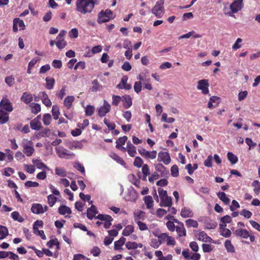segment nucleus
Here are the masks:
<instances>
[{
    "mask_svg": "<svg viewBox=\"0 0 260 260\" xmlns=\"http://www.w3.org/2000/svg\"><path fill=\"white\" fill-rule=\"evenodd\" d=\"M94 6L93 0H77L76 2V11L82 14L91 13Z\"/></svg>",
    "mask_w": 260,
    "mask_h": 260,
    "instance_id": "obj_1",
    "label": "nucleus"
},
{
    "mask_svg": "<svg viewBox=\"0 0 260 260\" xmlns=\"http://www.w3.org/2000/svg\"><path fill=\"white\" fill-rule=\"evenodd\" d=\"M155 169L156 171L149 177V181L153 183L154 180H157L160 177H167L169 174V172L162 164H155Z\"/></svg>",
    "mask_w": 260,
    "mask_h": 260,
    "instance_id": "obj_2",
    "label": "nucleus"
},
{
    "mask_svg": "<svg viewBox=\"0 0 260 260\" xmlns=\"http://www.w3.org/2000/svg\"><path fill=\"white\" fill-rule=\"evenodd\" d=\"M243 5V0H234L230 6L231 11L227 12L225 11L224 13L229 16H233L234 14L236 13L242 9Z\"/></svg>",
    "mask_w": 260,
    "mask_h": 260,
    "instance_id": "obj_3",
    "label": "nucleus"
},
{
    "mask_svg": "<svg viewBox=\"0 0 260 260\" xmlns=\"http://www.w3.org/2000/svg\"><path fill=\"white\" fill-rule=\"evenodd\" d=\"M164 0L157 1L151 10L152 13L157 17L161 18L165 13Z\"/></svg>",
    "mask_w": 260,
    "mask_h": 260,
    "instance_id": "obj_4",
    "label": "nucleus"
},
{
    "mask_svg": "<svg viewBox=\"0 0 260 260\" xmlns=\"http://www.w3.org/2000/svg\"><path fill=\"white\" fill-rule=\"evenodd\" d=\"M95 218L100 219L101 221H104V226L105 229H107L110 228L112 224L111 222L113 221L112 217L109 215L100 214L96 216Z\"/></svg>",
    "mask_w": 260,
    "mask_h": 260,
    "instance_id": "obj_5",
    "label": "nucleus"
},
{
    "mask_svg": "<svg viewBox=\"0 0 260 260\" xmlns=\"http://www.w3.org/2000/svg\"><path fill=\"white\" fill-rule=\"evenodd\" d=\"M209 83L208 80L202 79L198 82L197 89L201 90L202 93L204 94H207L209 93Z\"/></svg>",
    "mask_w": 260,
    "mask_h": 260,
    "instance_id": "obj_6",
    "label": "nucleus"
},
{
    "mask_svg": "<svg viewBox=\"0 0 260 260\" xmlns=\"http://www.w3.org/2000/svg\"><path fill=\"white\" fill-rule=\"evenodd\" d=\"M27 144H32V142L27 140L24 139L22 141V146L23 147V153L27 156H30L34 152V148L32 146L27 145Z\"/></svg>",
    "mask_w": 260,
    "mask_h": 260,
    "instance_id": "obj_7",
    "label": "nucleus"
},
{
    "mask_svg": "<svg viewBox=\"0 0 260 260\" xmlns=\"http://www.w3.org/2000/svg\"><path fill=\"white\" fill-rule=\"evenodd\" d=\"M110 109L111 105L107 101L104 100L103 105L101 106L98 110V114L99 116L104 117L110 111Z\"/></svg>",
    "mask_w": 260,
    "mask_h": 260,
    "instance_id": "obj_8",
    "label": "nucleus"
},
{
    "mask_svg": "<svg viewBox=\"0 0 260 260\" xmlns=\"http://www.w3.org/2000/svg\"><path fill=\"white\" fill-rule=\"evenodd\" d=\"M138 198V193L133 187H130L128 188L127 193L124 199L127 201L135 202Z\"/></svg>",
    "mask_w": 260,
    "mask_h": 260,
    "instance_id": "obj_9",
    "label": "nucleus"
},
{
    "mask_svg": "<svg viewBox=\"0 0 260 260\" xmlns=\"http://www.w3.org/2000/svg\"><path fill=\"white\" fill-rule=\"evenodd\" d=\"M86 142L85 140H83L82 141H69L67 143V147L72 150L74 149H81L83 148L82 142Z\"/></svg>",
    "mask_w": 260,
    "mask_h": 260,
    "instance_id": "obj_10",
    "label": "nucleus"
},
{
    "mask_svg": "<svg viewBox=\"0 0 260 260\" xmlns=\"http://www.w3.org/2000/svg\"><path fill=\"white\" fill-rule=\"evenodd\" d=\"M0 107L2 109L8 112H12L13 110L12 103L7 98H3L0 102Z\"/></svg>",
    "mask_w": 260,
    "mask_h": 260,
    "instance_id": "obj_11",
    "label": "nucleus"
},
{
    "mask_svg": "<svg viewBox=\"0 0 260 260\" xmlns=\"http://www.w3.org/2000/svg\"><path fill=\"white\" fill-rule=\"evenodd\" d=\"M138 151L142 156L146 158L153 159L156 157L157 154L156 151H148L143 148L139 149Z\"/></svg>",
    "mask_w": 260,
    "mask_h": 260,
    "instance_id": "obj_12",
    "label": "nucleus"
},
{
    "mask_svg": "<svg viewBox=\"0 0 260 260\" xmlns=\"http://www.w3.org/2000/svg\"><path fill=\"white\" fill-rule=\"evenodd\" d=\"M182 254L184 258L186 259L191 260H199L201 257V255L198 253H191V255H190L189 249H187L182 251Z\"/></svg>",
    "mask_w": 260,
    "mask_h": 260,
    "instance_id": "obj_13",
    "label": "nucleus"
},
{
    "mask_svg": "<svg viewBox=\"0 0 260 260\" xmlns=\"http://www.w3.org/2000/svg\"><path fill=\"white\" fill-rule=\"evenodd\" d=\"M18 26L20 27V30H24L25 28L24 21L18 18H16L13 20V29L14 32L18 31Z\"/></svg>",
    "mask_w": 260,
    "mask_h": 260,
    "instance_id": "obj_14",
    "label": "nucleus"
},
{
    "mask_svg": "<svg viewBox=\"0 0 260 260\" xmlns=\"http://www.w3.org/2000/svg\"><path fill=\"white\" fill-rule=\"evenodd\" d=\"M157 160L163 162H170L171 158L169 153L167 151H161L158 153Z\"/></svg>",
    "mask_w": 260,
    "mask_h": 260,
    "instance_id": "obj_15",
    "label": "nucleus"
},
{
    "mask_svg": "<svg viewBox=\"0 0 260 260\" xmlns=\"http://www.w3.org/2000/svg\"><path fill=\"white\" fill-rule=\"evenodd\" d=\"M40 115H38L36 118L30 121V126L31 129L38 131L41 128L42 124L40 121Z\"/></svg>",
    "mask_w": 260,
    "mask_h": 260,
    "instance_id": "obj_16",
    "label": "nucleus"
},
{
    "mask_svg": "<svg viewBox=\"0 0 260 260\" xmlns=\"http://www.w3.org/2000/svg\"><path fill=\"white\" fill-rule=\"evenodd\" d=\"M134 218L136 222L144 220L145 218V213L140 210L137 209L134 211Z\"/></svg>",
    "mask_w": 260,
    "mask_h": 260,
    "instance_id": "obj_17",
    "label": "nucleus"
},
{
    "mask_svg": "<svg viewBox=\"0 0 260 260\" xmlns=\"http://www.w3.org/2000/svg\"><path fill=\"white\" fill-rule=\"evenodd\" d=\"M98 213L96 207L92 205L90 208L87 209V217L89 219H92L94 217H96L95 216Z\"/></svg>",
    "mask_w": 260,
    "mask_h": 260,
    "instance_id": "obj_18",
    "label": "nucleus"
},
{
    "mask_svg": "<svg viewBox=\"0 0 260 260\" xmlns=\"http://www.w3.org/2000/svg\"><path fill=\"white\" fill-rule=\"evenodd\" d=\"M234 234L237 237L242 238L243 239H247L249 236V233L245 229H238L236 230Z\"/></svg>",
    "mask_w": 260,
    "mask_h": 260,
    "instance_id": "obj_19",
    "label": "nucleus"
},
{
    "mask_svg": "<svg viewBox=\"0 0 260 260\" xmlns=\"http://www.w3.org/2000/svg\"><path fill=\"white\" fill-rule=\"evenodd\" d=\"M31 211L36 214H40L43 213V206L39 203H34L32 204Z\"/></svg>",
    "mask_w": 260,
    "mask_h": 260,
    "instance_id": "obj_20",
    "label": "nucleus"
},
{
    "mask_svg": "<svg viewBox=\"0 0 260 260\" xmlns=\"http://www.w3.org/2000/svg\"><path fill=\"white\" fill-rule=\"evenodd\" d=\"M180 215L183 218L192 217L193 212L191 209L185 207L182 208Z\"/></svg>",
    "mask_w": 260,
    "mask_h": 260,
    "instance_id": "obj_21",
    "label": "nucleus"
},
{
    "mask_svg": "<svg viewBox=\"0 0 260 260\" xmlns=\"http://www.w3.org/2000/svg\"><path fill=\"white\" fill-rule=\"evenodd\" d=\"M40 97L41 98L42 103L46 107H50L52 105V103L50 100L49 99L47 94L45 92L43 91L39 93Z\"/></svg>",
    "mask_w": 260,
    "mask_h": 260,
    "instance_id": "obj_22",
    "label": "nucleus"
},
{
    "mask_svg": "<svg viewBox=\"0 0 260 260\" xmlns=\"http://www.w3.org/2000/svg\"><path fill=\"white\" fill-rule=\"evenodd\" d=\"M197 238L199 240L205 242H211L213 240L212 239L209 237L204 231L200 232L199 233Z\"/></svg>",
    "mask_w": 260,
    "mask_h": 260,
    "instance_id": "obj_23",
    "label": "nucleus"
},
{
    "mask_svg": "<svg viewBox=\"0 0 260 260\" xmlns=\"http://www.w3.org/2000/svg\"><path fill=\"white\" fill-rule=\"evenodd\" d=\"M21 100L25 104H28L33 101V96L29 92H24L21 97Z\"/></svg>",
    "mask_w": 260,
    "mask_h": 260,
    "instance_id": "obj_24",
    "label": "nucleus"
},
{
    "mask_svg": "<svg viewBox=\"0 0 260 260\" xmlns=\"http://www.w3.org/2000/svg\"><path fill=\"white\" fill-rule=\"evenodd\" d=\"M172 205V198L168 196L160 199V206L161 207H171Z\"/></svg>",
    "mask_w": 260,
    "mask_h": 260,
    "instance_id": "obj_25",
    "label": "nucleus"
},
{
    "mask_svg": "<svg viewBox=\"0 0 260 260\" xmlns=\"http://www.w3.org/2000/svg\"><path fill=\"white\" fill-rule=\"evenodd\" d=\"M127 151L132 157L135 156L137 153L136 147L129 141L127 142Z\"/></svg>",
    "mask_w": 260,
    "mask_h": 260,
    "instance_id": "obj_26",
    "label": "nucleus"
},
{
    "mask_svg": "<svg viewBox=\"0 0 260 260\" xmlns=\"http://www.w3.org/2000/svg\"><path fill=\"white\" fill-rule=\"evenodd\" d=\"M122 101L123 103V107L126 109L129 108L132 105V98L129 95L122 96Z\"/></svg>",
    "mask_w": 260,
    "mask_h": 260,
    "instance_id": "obj_27",
    "label": "nucleus"
},
{
    "mask_svg": "<svg viewBox=\"0 0 260 260\" xmlns=\"http://www.w3.org/2000/svg\"><path fill=\"white\" fill-rule=\"evenodd\" d=\"M58 155L60 157L65 158H73L75 156V154L71 153L69 150L64 149L58 151Z\"/></svg>",
    "mask_w": 260,
    "mask_h": 260,
    "instance_id": "obj_28",
    "label": "nucleus"
},
{
    "mask_svg": "<svg viewBox=\"0 0 260 260\" xmlns=\"http://www.w3.org/2000/svg\"><path fill=\"white\" fill-rule=\"evenodd\" d=\"M9 116L8 114L3 110L0 109V124H4L8 121Z\"/></svg>",
    "mask_w": 260,
    "mask_h": 260,
    "instance_id": "obj_29",
    "label": "nucleus"
},
{
    "mask_svg": "<svg viewBox=\"0 0 260 260\" xmlns=\"http://www.w3.org/2000/svg\"><path fill=\"white\" fill-rule=\"evenodd\" d=\"M58 212L59 214L62 215L66 214H71L72 213L70 208L66 205H60L58 208Z\"/></svg>",
    "mask_w": 260,
    "mask_h": 260,
    "instance_id": "obj_30",
    "label": "nucleus"
},
{
    "mask_svg": "<svg viewBox=\"0 0 260 260\" xmlns=\"http://www.w3.org/2000/svg\"><path fill=\"white\" fill-rule=\"evenodd\" d=\"M126 239L124 237H121L118 240L115 241L114 242V249L118 250L122 249V246L125 242Z\"/></svg>",
    "mask_w": 260,
    "mask_h": 260,
    "instance_id": "obj_31",
    "label": "nucleus"
},
{
    "mask_svg": "<svg viewBox=\"0 0 260 260\" xmlns=\"http://www.w3.org/2000/svg\"><path fill=\"white\" fill-rule=\"evenodd\" d=\"M176 231L180 237L186 235V231L183 223H181V225L176 226Z\"/></svg>",
    "mask_w": 260,
    "mask_h": 260,
    "instance_id": "obj_32",
    "label": "nucleus"
},
{
    "mask_svg": "<svg viewBox=\"0 0 260 260\" xmlns=\"http://www.w3.org/2000/svg\"><path fill=\"white\" fill-rule=\"evenodd\" d=\"M75 98L73 96H67L64 100V105L67 107V109H69L71 108L72 103L74 102Z\"/></svg>",
    "mask_w": 260,
    "mask_h": 260,
    "instance_id": "obj_33",
    "label": "nucleus"
},
{
    "mask_svg": "<svg viewBox=\"0 0 260 260\" xmlns=\"http://www.w3.org/2000/svg\"><path fill=\"white\" fill-rule=\"evenodd\" d=\"M219 199L225 205H228L230 202V199L226 196L224 192H219L217 194Z\"/></svg>",
    "mask_w": 260,
    "mask_h": 260,
    "instance_id": "obj_34",
    "label": "nucleus"
},
{
    "mask_svg": "<svg viewBox=\"0 0 260 260\" xmlns=\"http://www.w3.org/2000/svg\"><path fill=\"white\" fill-rule=\"evenodd\" d=\"M144 201L148 209H151L153 206V201L150 196H147L144 198Z\"/></svg>",
    "mask_w": 260,
    "mask_h": 260,
    "instance_id": "obj_35",
    "label": "nucleus"
},
{
    "mask_svg": "<svg viewBox=\"0 0 260 260\" xmlns=\"http://www.w3.org/2000/svg\"><path fill=\"white\" fill-rule=\"evenodd\" d=\"M224 246L228 252L234 253L235 252V247L232 244L231 241L229 240H226L224 242Z\"/></svg>",
    "mask_w": 260,
    "mask_h": 260,
    "instance_id": "obj_36",
    "label": "nucleus"
},
{
    "mask_svg": "<svg viewBox=\"0 0 260 260\" xmlns=\"http://www.w3.org/2000/svg\"><path fill=\"white\" fill-rule=\"evenodd\" d=\"M53 245L56 246V249H60V244L56 238L49 240L46 244V245L50 248H51Z\"/></svg>",
    "mask_w": 260,
    "mask_h": 260,
    "instance_id": "obj_37",
    "label": "nucleus"
},
{
    "mask_svg": "<svg viewBox=\"0 0 260 260\" xmlns=\"http://www.w3.org/2000/svg\"><path fill=\"white\" fill-rule=\"evenodd\" d=\"M53 118L57 120L59 118L60 115L59 108L57 105H53L51 110Z\"/></svg>",
    "mask_w": 260,
    "mask_h": 260,
    "instance_id": "obj_38",
    "label": "nucleus"
},
{
    "mask_svg": "<svg viewBox=\"0 0 260 260\" xmlns=\"http://www.w3.org/2000/svg\"><path fill=\"white\" fill-rule=\"evenodd\" d=\"M45 80L46 82V88L48 89H52L55 83V79L53 78L47 77L46 78Z\"/></svg>",
    "mask_w": 260,
    "mask_h": 260,
    "instance_id": "obj_39",
    "label": "nucleus"
},
{
    "mask_svg": "<svg viewBox=\"0 0 260 260\" xmlns=\"http://www.w3.org/2000/svg\"><path fill=\"white\" fill-rule=\"evenodd\" d=\"M134 232V227L132 225H127L122 232L124 236H128Z\"/></svg>",
    "mask_w": 260,
    "mask_h": 260,
    "instance_id": "obj_40",
    "label": "nucleus"
},
{
    "mask_svg": "<svg viewBox=\"0 0 260 260\" xmlns=\"http://www.w3.org/2000/svg\"><path fill=\"white\" fill-rule=\"evenodd\" d=\"M11 217L15 221H18L19 222H23L24 219L20 215L19 213L17 211H14L11 214Z\"/></svg>",
    "mask_w": 260,
    "mask_h": 260,
    "instance_id": "obj_41",
    "label": "nucleus"
},
{
    "mask_svg": "<svg viewBox=\"0 0 260 260\" xmlns=\"http://www.w3.org/2000/svg\"><path fill=\"white\" fill-rule=\"evenodd\" d=\"M8 235V229L4 226H0V240L5 239Z\"/></svg>",
    "mask_w": 260,
    "mask_h": 260,
    "instance_id": "obj_42",
    "label": "nucleus"
},
{
    "mask_svg": "<svg viewBox=\"0 0 260 260\" xmlns=\"http://www.w3.org/2000/svg\"><path fill=\"white\" fill-rule=\"evenodd\" d=\"M185 223H186V226L188 228L193 227V228H197L199 225V224H198V222H197V221L194 220L192 219H187L185 221Z\"/></svg>",
    "mask_w": 260,
    "mask_h": 260,
    "instance_id": "obj_43",
    "label": "nucleus"
},
{
    "mask_svg": "<svg viewBox=\"0 0 260 260\" xmlns=\"http://www.w3.org/2000/svg\"><path fill=\"white\" fill-rule=\"evenodd\" d=\"M103 14L104 11H102L98 15V18L97 21L100 24L106 22L109 20V18L105 16V15H103Z\"/></svg>",
    "mask_w": 260,
    "mask_h": 260,
    "instance_id": "obj_44",
    "label": "nucleus"
},
{
    "mask_svg": "<svg viewBox=\"0 0 260 260\" xmlns=\"http://www.w3.org/2000/svg\"><path fill=\"white\" fill-rule=\"evenodd\" d=\"M95 108L92 105H87L85 109V115L87 116H91L93 114Z\"/></svg>",
    "mask_w": 260,
    "mask_h": 260,
    "instance_id": "obj_45",
    "label": "nucleus"
},
{
    "mask_svg": "<svg viewBox=\"0 0 260 260\" xmlns=\"http://www.w3.org/2000/svg\"><path fill=\"white\" fill-rule=\"evenodd\" d=\"M92 86L90 88V90L91 91H96L99 90L101 85L99 83L97 79L94 80L92 82Z\"/></svg>",
    "mask_w": 260,
    "mask_h": 260,
    "instance_id": "obj_46",
    "label": "nucleus"
},
{
    "mask_svg": "<svg viewBox=\"0 0 260 260\" xmlns=\"http://www.w3.org/2000/svg\"><path fill=\"white\" fill-rule=\"evenodd\" d=\"M57 41L55 44L58 48L59 49H63L67 45V42L64 39H58L56 38Z\"/></svg>",
    "mask_w": 260,
    "mask_h": 260,
    "instance_id": "obj_47",
    "label": "nucleus"
},
{
    "mask_svg": "<svg viewBox=\"0 0 260 260\" xmlns=\"http://www.w3.org/2000/svg\"><path fill=\"white\" fill-rule=\"evenodd\" d=\"M52 118L51 116L49 113L45 114L43 117V122L44 125H48L50 124Z\"/></svg>",
    "mask_w": 260,
    "mask_h": 260,
    "instance_id": "obj_48",
    "label": "nucleus"
},
{
    "mask_svg": "<svg viewBox=\"0 0 260 260\" xmlns=\"http://www.w3.org/2000/svg\"><path fill=\"white\" fill-rule=\"evenodd\" d=\"M30 107L32 108L31 112L34 114H36L41 111V106L38 103H32Z\"/></svg>",
    "mask_w": 260,
    "mask_h": 260,
    "instance_id": "obj_49",
    "label": "nucleus"
},
{
    "mask_svg": "<svg viewBox=\"0 0 260 260\" xmlns=\"http://www.w3.org/2000/svg\"><path fill=\"white\" fill-rule=\"evenodd\" d=\"M185 169L187 170L188 174L191 175L193 171L198 169L197 164H193V167H192L191 164H188V165L185 166Z\"/></svg>",
    "mask_w": 260,
    "mask_h": 260,
    "instance_id": "obj_50",
    "label": "nucleus"
},
{
    "mask_svg": "<svg viewBox=\"0 0 260 260\" xmlns=\"http://www.w3.org/2000/svg\"><path fill=\"white\" fill-rule=\"evenodd\" d=\"M142 173L143 174V179L144 180H146V177L150 175V171L148 168V166L146 164H145L142 168Z\"/></svg>",
    "mask_w": 260,
    "mask_h": 260,
    "instance_id": "obj_51",
    "label": "nucleus"
},
{
    "mask_svg": "<svg viewBox=\"0 0 260 260\" xmlns=\"http://www.w3.org/2000/svg\"><path fill=\"white\" fill-rule=\"evenodd\" d=\"M104 123L107 125L109 130H114L115 128L116 125L114 122H111L108 119L105 118L104 120Z\"/></svg>",
    "mask_w": 260,
    "mask_h": 260,
    "instance_id": "obj_52",
    "label": "nucleus"
},
{
    "mask_svg": "<svg viewBox=\"0 0 260 260\" xmlns=\"http://www.w3.org/2000/svg\"><path fill=\"white\" fill-rule=\"evenodd\" d=\"M48 203L50 207H52L57 201L56 197L52 194H50L47 197Z\"/></svg>",
    "mask_w": 260,
    "mask_h": 260,
    "instance_id": "obj_53",
    "label": "nucleus"
},
{
    "mask_svg": "<svg viewBox=\"0 0 260 260\" xmlns=\"http://www.w3.org/2000/svg\"><path fill=\"white\" fill-rule=\"evenodd\" d=\"M55 173L60 177H66L67 176V172L65 170L62 168H56Z\"/></svg>",
    "mask_w": 260,
    "mask_h": 260,
    "instance_id": "obj_54",
    "label": "nucleus"
},
{
    "mask_svg": "<svg viewBox=\"0 0 260 260\" xmlns=\"http://www.w3.org/2000/svg\"><path fill=\"white\" fill-rule=\"evenodd\" d=\"M125 247L128 250L136 249L137 248V243L135 242H127L125 243Z\"/></svg>",
    "mask_w": 260,
    "mask_h": 260,
    "instance_id": "obj_55",
    "label": "nucleus"
},
{
    "mask_svg": "<svg viewBox=\"0 0 260 260\" xmlns=\"http://www.w3.org/2000/svg\"><path fill=\"white\" fill-rule=\"evenodd\" d=\"M128 80V77L126 76H123L121 79L120 82L117 85L116 87L118 89H123L122 87H124L126 84Z\"/></svg>",
    "mask_w": 260,
    "mask_h": 260,
    "instance_id": "obj_56",
    "label": "nucleus"
},
{
    "mask_svg": "<svg viewBox=\"0 0 260 260\" xmlns=\"http://www.w3.org/2000/svg\"><path fill=\"white\" fill-rule=\"evenodd\" d=\"M227 156L229 160L231 162H237L238 161V157L232 152H228L227 154Z\"/></svg>",
    "mask_w": 260,
    "mask_h": 260,
    "instance_id": "obj_57",
    "label": "nucleus"
},
{
    "mask_svg": "<svg viewBox=\"0 0 260 260\" xmlns=\"http://www.w3.org/2000/svg\"><path fill=\"white\" fill-rule=\"evenodd\" d=\"M120 101H122V97L119 95H113L112 96V105L114 106H118Z\"/></svg>",
    "mask_w": 260,
    "mask_h": 260,
    "instance_id": "obj_58",
    "label": "nucleus"
},
{
    "mask_svg": "<svg viewBox=\"0 0 260 260\" xmlns=\"http://www.w3.org/2000/svg\"><path fill=\"white\" fill-rule=\"evenodd\" d=\"M252 185L254 187L253 191L255 193H258L260 191V182L257 180H254Z\"/></svg>",
    "mask_w": 260,
    "mask_h": 260,
    "instance_id": "obj_59",
    "label": "nucleus"
},
{
    "mask_svg": "<svg viewBox=\"0 0 260 260\" xmlns=\"http://www.w3.org/2000/svg\"><path fill=\"white\" fill-rule=\"evenodd\" d=\"M171 175L173 177H177L179 175V169L177 165H173L171 169Z\"/></svg>",
    "mask_w": 260,
    "mask_h": 260,
    "instance_id": "obj_60",
    "label": "nucleus"
},
{
    "mask_svg": "<svg viewBox=\"0 0 260 260\" xmlns=\"http://www.w3.org/2000/svg\"><path fill=\"white\" fill-rule=\"evenodd\" d=\"M134 89L136 92L139 93L142 90V82L140 81L136 82L134 84Z\"/></svg>",
    "mask_w": 260,
    "mask_h": 260,
    "instance_id": "obj_61",
    "label": "nucleus"
},
{
    "mask_svg": "<svg viewBox=\"0 0 260 260\" xmlns=\"http://www.w3.org/2000/svg\"><path fill=\"white\" fill-rule=\"evenodd\" d=\"M127 140V137L126 136L120 137L116 142V145L123 146Z\"/></svg>",
    "mask_w": 260,
    "mask_h": 260,
    "instance_id": "obj_62",
    "label": "nucleus"
},
{
    "mask_svg": "<svg viewBox=\"0 0 260 260\" xmlns=\"http://www.w3.org/2000/svg\"><path fill=\"white\" fill-rule=\"evenodd\" d=\"M219 232H220V235H221L222 236H223L225 238H229L231 235V232L228 229H223L221 231H219Z\"/></svg>",
    "mask_w": 260,
    "mask_h": 260,
    "instance_id": "obj_63",
    "label": "nucleus"
},
{
    "mask_svg": "<svg viewBox=\"0 0 260 260\" xmlns=\"http://www.w3.org/2000/svg\"><path fill=\"white\" fill-rule=\"evenodd\" d=\"M78 30L76 28L72 29L69 32V36L73 38H77L78 37Z\"/></svg>",
    "mask_w": 260,
    "mask_h": 260,
    "instance_id": "obj_64",
    "label": "nucleus"
}]
</instances>
